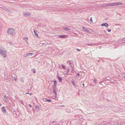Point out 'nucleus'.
I'll use <instances>...</instances> for the list:
<instances>
[{
    "mask_svg": "<svg viewBox=\"0 0 125 125\" xmlns=\"http://www.w3.org/2000/svg\"><path fill=\"white\" fill-rule=\"evenodd\" d=\"M7 32L8 34L12 36L15 34V30L12 28L8 29L7 30Z\"/></svg>",
    "mask_w": 125,
    "mask_h": 125,
    "instance_id": "1",
    "label": "nucleus"
},
{
    "mask_svg": "<svg viewBox=\"0 0 125 125\" xmlns=\"http://www.w3.org/2000/svg\"><path fill=\"white\" fill-rule=\"evenodd\" d=\"M0 53L1 55L4 57H6V50L5 49L2 48L0 50Z\"/></svg>",
    "mask_w": 125,
    "mask_h": 125,
    "instance_id": "2",
    "label": "nucleus"
},
{
    "mask_svg": "<svg viewBox=\"0 0 125 125\" xmlns=\"http://www.w3.org/2000/svg\"><path fill=\"white\" fill-rule=\"evenodd\" d=\"M123 3L121 2H117L112 3V6H118L121 5H122Z\"/></svg>",
    "mask_w": 125,
    "mask_h": 125,
    "instance_id": "3",
    "label": "nucleus"
},
{
    "mask_svg": "<svg viewBox=\"0 0 125 125\" xmlns=\"http://www.w3.org/2000/svg\"><path fill=\"white\" fill-rule=\"evenodd\" d=\"M30 15L31 13L29 12H28V13L25 12L23 14L24 16L25 17H28V16L30 17Z\"/></svg>",
    "mask_w": 125,
    "mask_h": 125,
    "instance_id": "4",
    "label": "nucleus"
},
{
    "mask_svg": "<svg viewBox=\"0 0 125 125\" xmlns=\"http://www.w3.org/2000/svg\"><path fill=\"white\" fill-rule=\"evenodd\" d=\"M82 28L85 31L87 32L88 33L89 32V31L88 29H87L86 28L83 27H82Z\"/></svg>",
    "mask_w": 125,
    "mask_h": 125,
    "instance_id": "5",
    "label": "nucleus"
},
{
    "mask_svg": "<svg viewBox=\"0 0 125 125\" xmlns=\"http://www.w3.org/2000/svg\"><path fill=\"white\" fill-rule=\"evenodd\" d=\"M101 25L102 26H104L105 27H107L108 26V25L107 23H105L102 24Z\"/></svg>",
    "mask_w": 125,
    "mask_h": 125,
    "instance_id": "6",
    "label": "nucleus"
},
{
    "mask_svg": "<svg viewBox=\"0 0 125 125\" xmlns=\"http://www.w3.org/2000/svg\"><path fill=\"white\" fill-rule=\"evenodd\" d=\"M63 29L67 31H69L70 30V29L69 28L65 27H63Z\"/></svg>",
    "mask_w": 125,
    "mask_h": 125,
    "instance_id": "7",
    "label": "nucleus"
},
{
    "mask_svg": "<svg viewBox=\"0 0 125 125\" xmlns=\"http://www.w3.org/2000/svg\"><path fill=\"white\" fill-rule=\"evenodd\" d=\"M107 6V3H105L103 5H102L101 6V7L102 8H105Z\"/></svg>",
    "mask_w": 125,
    "mask_h": 125,
    "instance_id": "8",
    "label": "nucleus"
},
{
    "mask_svg": "<svg viewBox=\"0 0 125 125\" xmlns=\"http://www.w3.org/2000/svg\"><path fill=\"white\" fill-rule=\"evenodd\" d=\"M2 112L3 113H5L6 111V110L4 108V107H3L2 108Z\"/></svg>",
    "mask_w": 125,
    "mask_h": 125,
    "instance_id": "9",
    "label": "nucleus"
},
{
    "mask_svg": "<svg viewBox=\"0 0 125 125\" xmlns=\"http://www.w3.org/2000/svg\"><path fill=\"white\" fill-rule=\"evenodd\" d=\"M58 37L60 38H65L66 37L65 35H58Z\"/></svg>",
    "mask_w": 125,
    "mask_h": 125,
    "instance_id": "10",
    "label": "nucleus"
},
{
    "mask_svg": "<svg viewBox=\"0 0 125 125\" xmlns=\"http://www.w3.org/2000/svg\"><path fill=\"white\" fill-rule=\"evenodd\" d=\"M61 66L64 70H65V65L64 64H62L61 65Z\"/></svg>",
    "mask_w": 125,
    "mask_h": 125,
    "instance_id": "11",
    "label": "nucleus"
},
{
    "mask_svg": "<svg viewBox=\"0 0 125 125\" xmlns=\"http://www.w3.org/2000/svg\"><path fill=\"white\" fill-rule=\"evenodd\" d=\"M95 45V44L93 43V44H86V45H90L91 46L94 45Z\"/></svg>",
    "mask_w": 125,
    "mask_h": 125,
    "instance_id": "12",
    "label": "nucleus"
},
{
    "mask_svg": "<svg viewBox=\"0 0 125 125\" xmlns=\"http://www.w3.org/2000/svg\"><path fill=\"white\" fill-rule=\"evenodd\" d=\"M36 31H37L34 30V33L36 35V36H38V34L36 32Z\"/></svg>",
    "mask_w": 125,
    "mask_h": 125,
    "instance_id": "13",
    "label": "nucleus"
},
{
    "mask_svg": "<svg viewBox=\"0 0 125 125\" xmlns=\"http://www.w3.org/2000/svg\"><path fill=\"white\" fill-rule=\"evenodd\" d=\"M108 6H112V3H107Z\"/></svg>",
    "mask_w": 125,
    "mask_h": 125,
    "instance_id": "14",
    "label": "nucleus"
},
{
    "mask_svg": "<svg viewBox=\"0 0 125 125\" xmlns=\"http://www.w3.org/2000/svg\"><path fill=\"white\" fill-rule=\"evenodd\" d=\"M33 53H28V56H31L33 54Z\"/></svg>",
    "mask_w": 125,
    "mask_h": 125,
    "instance_id": "15",
    "label": "nucleus"
},
{
    "mask_svg": "<svg viewBox=\"0 0 125 125\" xmlns=\"http://www.w3.org/2000/svg\"><path fill=\"white\" fill-rule=\"evenodd\" d=\"M58 78L60 82H61L62 80V78H60L58 76Z\"/></svg>",
    "mask_w": 125,
    "mask_h": 125,
    "instance_id": "16",
    "label": "nucleus"
},
{
    "mask_svg": "<svg viewBox=\"0 0 125 125\" xmlns=\"http://www.w3.org/2000/svg\"><path fill=\"white\" fill-rule=\"evenodd\" d=\"M54 85L55 86H56V84L57 83V82L55 80L54 81Z\"/></svg>",
    "mask_w": 125,
    "mask_h": 125,
    "instance_id": "17",
    "label": "nucleus"
},
{
    "mask_svg": "<svg viewBox=\"0 0 125 125\" xmlns=\"http://www.w3.org/2000/svg\"><path fill=\"white\" fill-rule=\"evenodd\" d=\"M3 9L4 10H5L7 11H8L9 10L8 9L5 8L4 7L3 8Z\"/></svg>",
    "mask_w": 125,
    "mask_h": 125,
    "instance_id": "18",
    "label": "nucleus"
},
{
    "mask_svg": "<svg viewBox=\"0 0 125 125\" xmlns=\"http://www.w3.org/2000/svg\"><path fill=\"white\" fill-rule=\"evenodd\" d=\"M53 92H54V93L55 94V95H56V90L55 89H54L53 90Z\"/></svg>",
    "mask_w": 125,
    "mask_h": 125,
    "instance_id": "19",
    "label": "nucleus"
},
{
    "mask_svg": "<svg viewBox=\"0 0 125 125\" xmlns=\"http://www.w3.org/2000/svg\"><path fill=\"white\" fill-rule=\"evenodd\" d=\"M27 56H28L27 54H25L24 55V57H26Z\"/></svg>",
    "mask_w": 125,
    "mask_h": 125,
    "instance_id": "20",
    "label": "nucleus"
},
{
    "mask_svg": "<svg viewBox=\"0 0 125 125\" xmlns=\"http://www.w3.org/2000/svg\"><path fill=\"white\" fill-rule=\"evenodd\" d=\"M23 39L26 41H27L28 39L27 37H25Z\"/></svg>",
    "mask_w": 125,
    "mask_h": 125,
    "instance_id": "21",
    "label": "nucleus"
},
{
    "mask_svg": "<svg viewBox=\"0 0 125 125\" xmlns=\"http://www.w3.org/2000/svg\"><path fill=\"white\" fill-rule=\"evenodd\" d=\"M92 17H91L90 19V20L91 22L92 23L93 22V21L92 20Z\"/></svg>",
    "mask_w": 125,
    "mask_h": 125,
    "instance_id": "22",
    "label": "nucleus"
},
{
    "mask_svg": "<svg viewBox=\"0 0 125 125\" xmlns=\"http://www.w3.org/2000/svg\"><path fill=\"white\" fill-rule=\"evenodd\" d=\"M121 41H125V37L124 38H122L121 39Z\"/></svg>",
    "mask_w": 125,
    "mask_h": 125,
    "instance_id": "23",
    "label": "nucleus"
},
{
    "mask_svg": "<svg viewBox=\"0 0 125 125\" xmlns=\"http://www.w3.org/2000/svg\"><path fill=\"white\" fill-rule=\"evenodd\" d=\"M72 83L73 84L75 85V83L74 82V81L73 80H72Z\"/></svg>",
    "mask_w": 125,
    "mask_h": 125,
    "instance_id": "24",
    "label": "nucleus"
},
{
    "mask_svg": "<svg viewBox=\"0 0 125 125\" xmlns=\"http://www.w3.org/2000/svg\"><path fill=\"white\" fill-rule=\"evenodd\" d=\"M107 31H108V32H110L111 31V29H107Z\"/></svg>",
    "mask_w": 125,
    "mask_h": 125,
    "instance_id": "25",
    "label": "nucleus"
},
{
    "mask_svg": "<svg viewBox=\"0 0 125 125\" xmlns=\"http://www.w3.org/2000/svg\"><path fill=\"white\" fill-rule=\"evenodd\" d=\"M45 99L47 101L49 102H50L51 101L50 100H47V99Z\"/></svg>",
    "mask_w": 125,
    "mask_h": 125,
    "instance_id": "26",
    "label": "nucleus"
},
{
    "mask_svg": "<svg viewBox=\"0 0 125 125\" xmlns=\"http://www.w3.org/2000/svg\"><path fill=\"white\" fill-rule=\"evenodd\" d=\"M70 65L71 67V68H72V70H73V68H72V65H71H71Z\"/></svg>",
    "mask_w": 125,
    "mask_h": 125,
    "instance_id": "27",
    "label": "nucleus"
},
{
    "mask_svg": "<svg viewBox=\"0 0 125 125\" xmlns=\"http://www.w3.org/2000/svg\"><path fill=\"white\" fill-rule=\"evenodd\" d=\"M76 50L78 52H79L80 51V50L79 49H76Z\"/></svg>",
    "mask_w": 125,
    "mask_h": 125,
    "instance_id": "28",
    "label": "nucleus"
},
{
    "mask_svg": "<svg viewBox=\"0 0 125 125\" xmlns=\"http://www.w3.org/2000/svg\"><path fill=\"white\" fill-rule=\"evenodd\" d=\"M69 64L70 65H71V62H69Z\"/></svg>",
    "mask_w": 125,
    "mask_h": 125,
    "instance_id": "29",
    "label": "nucleus"
},
{
    "mask_svg": "<svg viewBox=\"0 0 125 125\" xmlns=\"http://www.w3.org/2000/svg\"><path fill=\"white\" fill-rule=\"evenodd\" d=\"M4 7V6H3L2 7H0V8H1V9H3V8Z\"/></svg>",
    "mask_w": 125,
    "mask_h": 125,
    "instance_id": "30",
    "label": "nucleus"
},
{
    "mask_svg": "<svg viewBox=\"0 0 125 125\" xmlns=\"http://www.w3.org/2000/svg\"><path fill=\"white\" fill-rule=\"evenodd\" d=\"M30 95H32V93H31L30 94H29Z\"/></svg>",
    "mask_w": 125,
    "mask_h": 125,
    "instance_id": "31",
    "label": "nucleus"
},
{
    "mask_svg": "<svg viewBox=\"0 0 125 125\" xmlns=\"http://www.w3.org/2000/svg\"><path fill=\"white\" fill-rule=\"evenodd\" d=\"M14 80H15V81H16V78L15 77H14Z\"/></svg>",
    "mask_w": 125,
    "mask_h": 125,
    "instance_id": "32",
    "label": "nucleus"
},
{
    "mask_svg": "<svg viewBox=\"0 0 125 125\" xmlns=\"http://www.w3.org/2000/svg\"><path fill=\"white\" fill-rule=\"evenodd\" d=\"M94 82H96V79H94Z\"/></svg>",
    "mask_w": 125,
    "mask_h": 125,
    "instance_id": "33",
    "label": "nucleus"
},
{
    "mask_svg": "<svg viewBox=\"0 0 125 125\" xmlns=\"http://www.w3.org/2000/svg\"><path fill=\"white\" fill-rule=\"evenodd\" d=\"M77 75L78 76H79L80 75V74L79 73H78L77 74Z\"/></svg>",
    "mask_w": 125,
    "mask_h": 125,
    "instance_id": "34",
    "label": "nucleus"
},
{
    "mask_svg": "<svg viewBox=\"0 0 125 125\" xmlns=\"http://www.w3.org/2000/svg\"><path fill=\"white\" fill-rule=\"evenodd\" d=\"M35 73V71H34L33 72V73Z\"/></svg>",
    "mask_w": 125,
    "mask_h": 125,
    "instance_id": "35",
    "label": "nucleus"
},
{
    "mask_svg": "<svg viewBox=\"0 0 125 125\" xmlns=\"http://www.w3.org/2000/svg\"><path fill=\"white\" fill-rule=\"evenodd\" d=\"M29 105V106H30V107H31V105H30H30Z\"/></svg>",
    "mask_w": 125,
    "mask_h": 125,
    "instance_id": "36",
    "label": "nucleus"
},
{
    "mask_svg": "<svg viewBox=\"0 0 125 125\" xmlns=\"http://www.w3.org/2000/svg\"><path fill=\"white\" fill-rule=\"evenodd\" d=\"M83 86H84V84H83Z\"/></svg>",
    "mask_w": 125,
    "mask_h": 125,
    "instance_id": "37",
    "label": "nucleus"
},
{
    "mask_svg": "<svg viewBox=\"0 0 125 125\" xmlns=\"http://www.w3.org/2000/svg\"><path fill=\"white\" fill-rule=\"evenodd\" d=\"M26 94H29V93H26Z\"/></svg>",
    "mask_w": 125,
    "mask_h": 125,
    "instance_id": "38",
    "label": "nucleus"
},
{
    "mask_svg": "<svg viewBox=\"0 0 125 125\" xmlns=\"http://www.w3.org/2000/svg\"><path fill=\"white\" fill-rule=\"evenodd\" d=\"M67 70H68V71L69 70V69H68Z\"/></svg>",
    "mask_w": 125,
    "mask_h": 125,
    "instance_id": "39",
    "label": "nucleus"
},
{
    "mask_svg": "<svg viewBox=\"0 0 125 125\" xmlns=\"http://www.w3.org/2000/svg\"><path fill=\"white\" fill-rule=\"evenodd\" d=\"M1 104H0V106H1Z\"/></svg>",
    "mask_w": 125,
    "mask_h": 125,
    "instance_id": "40",
    "label": "nucleus"
},
{
    "mask_svg": "<svg viewBox=\"0 0 125 125\" xmlns=\"http://www.w3.org/2000/svg\"><path fill=\"white\" fill-rule=\"evenodd\" d=\"M123 43H125V42H123Z\"/></svg>",
    "mask_w": 125,
    "mask_h": 125,
    "instance_id": "41",
    "label": "nucleus"
},
{
    "mask_svg": "<svg viewBox=\"0 0 125 125\" xmlns=\"http://www.w3.org/2000/svg\"><path fill=\"white\" fill-rule=\"evenodd\" d=\"M23 81H22L23 82Z\"/></svg>",
    "mask_w": 125,
    "mask_h": 125,
    "instance_id": "42",
    "label": "nucleus"
},
{
    "mask_svg": "<svg viewBox=\"0 0 125 125\" xmlns=\"http://www.w3.org/2000/svg\"><path fill=\"white\" fill-rule=\"evenodd\" d=\"M37 106L38 107H39L38 106Z\"/></svg>",
    "mask_w": 125,
    "mask_h": 125,
    "instance_id": "43",
    "label": "nucleus"
}]
</instances>
